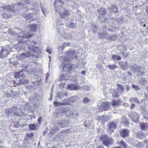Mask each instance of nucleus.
<instances>
[{
	"label": "nucleus",
	"instance_id": "40",
	"mask_svg": "<svg viewBox=\"0 0 148 148\" xmlns=\"http://www.w3.org/2000/svg\"><path fill=\"white\" fill-rule=\"evenodd\" d=\"M22 4H24L23 2L18 3L14 5V6L16 7V6H19L21 5Z\"/></svg>",
	"mask_w": 148,
	"mask_h": 148
},
{
	"label": "nucleus",
	"instance_id": "9",
	"mask_svg": "<svg viewBox=\"0 0 148 148\" xmlns=\"http://www.w3.org/2000/svg\"><path fill=\"white\" fill-rule=\"evenodd\" d=\"M113 139L112 138H108L106 139L103 141V143L105 146H108L111 145L113 143Z\"/></svg>",
	"mask_w": 148,
	"mask_h": 148
},
{
	"label": "nucleus",
	"instance_id": "49",
	"mask_svg": "<svg viewBox=\"0 0 148 148\" xmlns=\"http://www.w3.org/2000/svg\"><path fill=\"white\" fill-rule=\"evenodd\" d=\"M130 87L129 86H127V85H126V89L128 91L129 90H130Z\"/></svg>",
	"mask_w": 148,
	"mask_h": 148
},
{
	"label": "nucleus",
	"instance_id": "29",
	"mask_svg": "<svg viewBox=\"0 0 148 148\" xmlns=\"http://www.w3.org/2000/svg\"><path fill=\"white\" fill-rule=\"evenodd\" d=\"M130 101L132 103H137L138 102V101L136 98H132L130 99Z\"/></svg>",
	"mask_w": 148,
	"mask_h": 148
},
{
	"label": "nucleus",
	"instance_id": "59",
	"mask_svg": "<svg viewBox=\"0 0 148 148\" xmlns=\"http://www.w3.org/2000/svg\"><path fill=\"white\" fill-rule=\"evenodd\" d=\"M58 97L59 98H60V99H62V98L60 96V95H58Z\"/></svg>",
	"mask_w": 148,
	"mask_h": 148
},
{
	"label": "nucleus",
	"instance_id": "52",
	"mask_svg": "<svg viewBox=\"0 0 148 148\" xmlns=\"http://www.w3.org/2000/svg\"><path fill=\"white\" fill-rule=\"evenodd\" d=\"M97 148H104V147L102 146H99Z\"/></svg>",
	"mask_w": 148,
	"mask_h": 148
},
{
	"label": "nucleus",
	"instance_id": "56",
	"mask_svg": "<svg viewBox=\"0 0 148 148\" xmlns=\"http://www.w3.org/2000/svg\"><path fill=\"white\" fill-rule=\"evenodd\" d=\"M57 24L58 25H62V24H60L59 23H57Z\"/></svg>",
	"mask_w": 148,
	"mask_h": 148
},
{
	"label": "nucleus",
	"instance_id": "55",
	"mask_svg": "<svg viewBox=\"0 0 148 148\" xmlns=\"http://www.w3.org/2000/svg\"><path fill=\"white\" fill-rule=\"evenodd\" d=\"M13 108H14H14H10V109H9V111H11V110H13Z\"/></svg>",
	"mask_w": 148,
	"mask_h": 148
},
{
	"label": "nucleus",
	"instance_id": "33",
	"mask_svg": "<svg viewBox=\"0 0 148 148\" xmlns=\"http://www.w3.org/2000/svg\"><path fill=\"white\" fill-rule=\"evenodd\" d=\"M29 128L32 130H34L36 127L35 125L33 124H30L29 125Z\"/></svg>",
	"mask_w": 148,
	"mask_h": 148
},
{
	"label": "nucleus",
	"instance_id": "10",
	"mask_svg": "<svg viewBox=\"0 0 148 148\" xmlns=\"http://www.w3.org/2000/svg\"><path fill=\"white\" fill-rule=\"evenodd\" d=\"M116 125L114 122H112L110 123L108 130L110 133H112L114 130L116 128Z\"/></svg>",
	"mask_w": 148,
	"mask_h": 148
},
{
	"label": "nucleus",
	"instance_id": "51",
	"mask_svg": "<svg viewBox=\"0 0 148 148\" xmlns=\"http://www.w3.org/2000/svg\"><path fill=\"white\" fill-rule=\"evenodd\" d=\"M66 99H64L63 100V102L62 103H64V102H66ZM66 103V104H67V103Z\"/></svg>",
	"mask_w": 148,
	"mask_h": 148
},
{
	"label": "nucleus",
	"instance_id": "50",
	"mask_svg": "<svg viewBox=\"0 0 148 148\" xmlns=\"http://www.w3.org/2000/svg\"><path fill=\"white\" fill-rule=\"evenodd\" d=\"M81 73L83 75H85L86 73V72L85 71H83L81 72Z\"/></svg>",
	"mask_w": 148,
	"mask_h": 148
},
{
	"label": "nucleus",
	"instance_id": "21",
	"mask_svg": "<svg viewBox=\"0 0 148 148\" xmlns=\"http://www.w3.org/2000/svg\"><path fill=\"white\" fill-rule=\"evenodd\" d=\"M117 144L118 145H121L122 147H124V148H127V146L126 144H125L123 140L117 141Z\"/></svg>",
	"mask_w": 148,
	"mask_h": 148
},
{
	"label": "nucleus",
	"instance_id": "42",
	"mask_svg": "<svg viewBox=\"0 0 148 148\" xmlns=\"http://www.w3.org/2000/svg\"><path fill=\"white\" fill-rule=\"evenodd\" d=\"M97 27L96 26L94 27V28H92V30L94 33L97 32Z\"/></svg>",
	"mask_w": 148,
	"mask_h": 148
},
{
	"label": "nucleus",
	"instance_id": "35",
	"mask_svg": "<svg viewBox=\"0 0 148 148\" xmlns=\"http://www.w3.org/2000/svg\"><path fill=\"white\" fill-rule=\"evenodd\" d=\"M112 96L114 98H117L119 96V94L118 93L114 92L112 94Z\"/></svg>",
	"mask_w": 148,
	"mask_h": 148
},
{
	"label": "nucleus",
	"instance_id": "23",
	"mask_svg": "<svg viewBox=\"0 0 148 148\" xmlns=\"http://www.w3.org/2000/svg\"><path fill=\"white\" fill-rule=\"evenodd\" d=\"M112 105L116 107L119 106L120 103V102L119 101H116L113 100L111 102Z\"/></svg>",
	"mask_w": 148,
	"mask_h": 148
},
{
	"label": "nucleus",
	"instance_id": "20",
	"mask_svg": "<svg viewBox=\"0 0 148 148\" xmlns=\"http://www.w3.org/2000/svg\"><path fill=\"white\" fill-rule=\"evenodd\" d=\"M25 71V70H23V71L20 70L19 72H15L14 75V77L15 78H18L19 77H22V76L21 75V73L23 71Z\"/></svg>",
	"mask_w": 148,
	"mask_h": 148
},
{
	"label": "nucleus",
	"instance_id": "18",
	"mask_svg": "<svg viewBox=\"0 0 148 148\" xmlns=\"http://www.w3.org/2000/svg\"><path fill=\"white\" fill-rule=\"evenodd\" d=\"M98 12L99 14L103 16L105 15L106 13V11L104 8H102L98 10Z\"/></svg>",
	"mask_w": 148,
	"mask_h": 148
},
{
	"label": "nucleus",
	"instance_id": "37",
	"mask_svg": "<svg viewBox=\"0 0 148 148\" xmlns=\"http://www.w3.org/2000/svg\"><path fill=\"white\" fill-rule=\"evenodd\" d=\"M23 1H24V2L25 3H30L32 2V0H22Z\"/></svg>",
	"mask_w": 148,
	"mask_h": 148
},
{
	"label": "nucleus",
	"instance_id": "32",
	"mask_svg": "<svg viewBox=\"0 0 148 148\" xmlns=\"http://www.w3.org/2000/svg\"><path fill=\"white\" fill-rule=\"evenodd\" d=\"M108 68L110 70H113L116 68V66L115 65H109L108 66Z\"/></svg>",
	"mask_w": 148,
	"mask_h": 148
},
{
	"label": "nucleus",
	"instance_id": "54",
	"mask_svg": "<svg viewBox=\"0 0 148 148\" xmlns=\"http://www.w3.org/2000/svg\"><path fill=\"white\" fill-rule=\"evenodd\" d=\"M32 72V69H31V70H30L29 71V72L27 73H29V72Z\"/></svg>",
	"mask_w": 148,
	"mask_h": 148
},
{
	"label": "nucleus",
	"instance_id": "36",
	"mask_svg": "<svg viewBox=\"0 0 148 148\" xmlns=\"http://www.w3.org/2000/svg\"><path fill=\"white\" fill-rule=\"evenodd\" d=\"M141 81L143 84H145L147 83V80L144 78H142L141 79Z\"/></svg>",
	"mask_w": 148,
	"mask_h": 148
},
{
	"label": "nucleus",
	"instance_id": "60",
	"mask_svg": "<svg viewBox=\"0 0 148 148\" xmlns=\"http://www.w3.org/2000/svg\"><path fill=\"white\" fill-rule=\"evenodd\" d=\"M49 61H50V60H51V57L50 56H49Z\"/></svg>",
	"mask_w": 148,
	"mask_h": 148
},
{
	"label": "nucleus",
	"instance_id": "43",
	"mask_svg": "<svg viewBox=\"0 0 148 148\" xmlns=\"http://www.w3.org/2000/svg\"><path fill=\"white\" fill-rule=\"evenodd\" d=\"M132 87L133 88H135L136 89H137L138 88V86H136L134 84H133L132 85Z\"/></svg>",
	"mask_w": 148,
	"mask_h": 148
},
{
	"label": "nucleus",
	"instance_id": "13",
	"mask_svg": "<svg viewBox=\"0 0 148 148\" xmlns=\"http://www.w3.org/2000/svg\"><path fill=\"white\" fill-rule=\"evenodd\" d=\"M140 129L143 130H148V125L146 123H140Z\"/></svg>",
	"mask_w": 148,
	"mask_h": 148
},
{
	"label": "nucleus",
	"instance_id": "30",
	"mask_svg": "<svg viewBox=\"0 0 148 148\" xmlns=\"http://www.w3.org/2000/svg\"><path fill=\"white\" fill-rule=\"evenodd\" d=\"M66 103H60L59 102L57 101H55L53 103V104H54V106L56 107L58 106L59 105H66Z\"/></svg>",
	"mask_w": 148,
	"mask_h": 148
},
{
	"label": "nucleus",
	"instance_id": "14",
	"mask_svg": "<svg viewBox=\"0 0 148 148\" xmlns=\"http://www.w3.org/2000/svg\"><path fill=\"white\" fill-rule=\"evenodd\" d=\"M23 16L26 20H29L30 21H33L34 20V19H33L32 18L31 14L29 13L25 14L23 15Z\"/></svg>",
	"mask_w": 148,
	"mask_h": 148
},
{
	"label": "nucleus",
	"instance_id": "27",
	"mask_svg": "<svg viewBox=\"0 0 148 148\" xmlns=\"http://www.w3.org/2000/svg\"><path fill=\"white\" fill-rule=\"evenodd\" d=\"M31 36L32 35L30 34V33H27L24 34L22 36V37L27 39H29L31 37Z\"/></svg>",
	"mask_w": 148,
	"mask_h": 148
},
{
	"label": "nucleus",
	"instance_id": "26",
	"mask_svg": "<svg viewBox=\"0 0 148 148\" xmlns=\"http://www.w3.org/2000/svg\"><path fill=\"white\" fill-rule=\"evenodd\" d=\"M28 48L32 51L36 52L35 50L36 49H39L38 47H35L33 45H31L28 46Z\"/></svg>",
	"mask_w": 148,
	"mask_h": 148
},
{
	"label": "nucleus",
	"instance_id": "16",
	"mask_svg": "<svg viewBox=\"0 0 148 148\" xmlns=\"http://www.w3.org/2000/svg\"><path fill=\"white\" fill-rule=\"evenodd\" d=\"M28 27L31 31L34 32L37 28V26L36 24H33L29 26Z\"/></svg>",
	"mask_w": 148,
	"mask_h": 148
},
{
	"label": "nucleus",
	"instance_id": "64",
	"mask_svg": "<svg viewBox=\"0 0 148 148\" xmlns=\"http://www.w3.org/2000/svg\"><path fill=\"white\" fill-rule=\"evenodd\" d=\"M52 99V98H50V99H49V100H50V101H51V100Z\"/></svg>",
	"mask_w": 148,
	"mask_h": 148
},
{
	"label": "nucleus",
	"instance_id": "31",
	"mask_svg": "<svg viewBox=\"0 0 148 148\" xmlns=\"http://www.w3.org/2000/svg\"><path fill=\"white\" fill-rule=\"evenodd\" d=\"M108 136L104 135H102L100 136V140L101 141H102V140L104 141V140L106 139L107 138H108Z\"/></svg>",
	"mask_w": 148,
	"mask_h": 148
},
{
	"label": "nucleus",
	"instance_id": "46",
	"mask_svg": "<svg viewBox=\"0 0 148 148\" xmlns=\"http://www.w3.org/2000/svg\"><path fill=\"white\" fill-rule=\"evenodd\" d=\"M135 106V105L134 104L132 103L130 108H134Z\"/></svg>",
	"mask_w": 148,
	"mask_h": 148
},
{
	"label": "nucleus",
	"instance_id": "34",
	"mask_svg": "<svg viewBox=\"0 0 148 148\" xmlns=\"http://www.w3.org/2000/svg\"><path fill=\"white\" fill-rule=\"evenodd\" d=\"M66 26L71 28H72L75 27V25L73 23H71L70 25H66Z\"/></svg>",
	"mask_w": 148,
	"mask_h": 148
},
{
	"label": "nucleus",
	"instance_id": "19",
	"mask_svg": "<svg viewBox=\"0 0 148 148\" xmlns=\"http://www.w3.org/2000/svg\"><path fill=\"white\" fill-rule=\"evenodd\" d=\"M30 54L29 53H23L20 55V58L21 59H25L26 57L30 56Z\"/></svg>",
	"mask_w": 148,
	"mask_h": 148
},
{
	"label": "nucleus",
	"instance_id": "2",
	"mask_svg": "<svg viewBox=\"0 0 148 148\" xmlns=\"http://www.w3.org/2000/svg\"><path fill=\"white\" fill-rule=\"evenodd\" d=\"M57 2H59L61 4L63 3V2L62 0H56L55 1L54 4L56 11L60 14L61 17L67 20L69 18L70 15L69 11L64 9L61 6L57 7L56 6V3Z\"/></svg>",
	"mask_w": 148,
	"mask_h": 148
},
{
	"label": "nucleus",
	"instance_id": "38",
	"mask_svg": "<svg viewBox=\"0 0 148 148\" xmlns=\"http://www.w3.org/2000/svg\"><path fill=\"white\" fill-rule=\"evenodd\" d=\"M143 141L144 143L147 145L146 148H148V140H144Z\"/></svg>",
	"mask_w": 148,
	"mask_h": 148
},
{
	"label": "nucleus",
	"instance_id": "57",
	"mask_svg": "<svg viewBox=\"0 0 148 148\" xmlns=\"http://www.w3.org/2000/svg\"><path fill=\"white\" fill-rule=\"evenodd\" d=\"M33 43L34 44H36V42L35 41H33Z\"/></svg>",
	"mask_w": 148,
	"mask_h": 148
},
{
	"label": "nucleus",
	"instance_id": "22",
	"mask_svg": "<svg viewBox=\"0 0 148 148\" xmlns=\"http://www.w3.org/2000/svg\"><path fill=\"white\" fill-rule=\"evenodd\" d=\"M70 45V43H64L61 46L59 47V50H61L62 51L63 49H64L66 46L69 45Z\"/></svg>",
	"mask_w": 148,
	"mask_h": 148
},
{
	"label": "nucleus",
	"instance_id": "61",
	"mask_svg": "<svg viewBox=\"0 0 148 148\" xmlns=\"http://www.w3.org/2000/svg\"><path fill=\"white\" fill-rule=\"evenodd\" d=\"M31 116L33 118H35V117H34V116H33L31 115Z\"/></svg>",
	"mask_w": 148,
	"mask_h": 148
},
{
	"label": "nucleus",
	"instance_id": "17",
	"mask_svg": "<svg viewBox=\"0 0 148 148\" xmlns=\"http://www.w3.org/2000/svg\"><path fill=\"white\" fill-rule=\"evenodd\" d=\"M108 9L111 12H116L117 10L115 5H113L111 7H109Z\"/></svg>",
	"mask_w": 148,
	"mask_h": 148
},
{
	"label": "nucleus",
	"instance_id": "44",
	"mask_svg": "<svg viewBox=\"0 0 148 148\" xmlns=\"http://www.w3.org/2000/svg\"><path fill=\"white\" fill-rule=\"evenodd\" d=\"M58 125L60 127H64L63 125V123L62 122H60L58 123Z\"/></svg>",
	"mask_w": 148,
	"mask_h": 148
},
{
	"label": "nucleus",
	"instance_id": "3",
	"mask_svg": "<svg viewBox=\"0 0 148 148\" xmlns=\"http://www.w3.org/2000/svg\"><path fill=\"white\" fill-rule=\"evenodd\" d=\"M99 37L101 38H106V39H108L112 40H114L116 39V35H110L109 36H108L106 34V31L105 32H104L102 34H99Z\"/></svg>",
	"mask_w": 148,
	"mask_h": 148
},
{
	"label": "nucleus",
	"instance_id": "7",
	"mask_svg": "<svg viewBox=\"0 0 148 148\" xmlns=\"http://www.w3.org/2000/svg\"><path fill=\"white\" fill-rule=\"evenodd\" d=\"M132 121L135 123L138 122L139 120V115L134 112H131Z\"/></svg>",
	"mask_w": 148,
	"mask_h": 148
},
{
	"label": "nucleus",
	"instance_id": "39",
	"mask_svg": "<svg viewBox=\"0 0 148 148\" xmlns=\"http://www.w3.org/2000/svg\"><path fill=\"white\" fill-rule=\"evenodd\" d=\"M46 51L48 52L49 53V54H51L52 53V51H51V50L49 48H48L47 50H46Z\"/></svg>",
	"mask_w": 148,
	"mask_h": 148
},
{
	"label": "nucleus",
	"instance_id": "41",
	"mask_svg": "<svg viewBox=\"0 0 148 148\" xmlns=\"http://www.w3.org/2000/svg\"><path fill=\"white\" fill-rule=\"evenodd\" d=\"M83 101L84 103H87L89 102V99L86 98H84Z\"/></svg>",
	"mask_w": 148,
	"mask_h": 148
},
{
	"label": "nucleus",
	"instance_id": "62",
	"mask_svg": "<svg viewBox=\"0 0 148 148\" xmlns=\"http://www.w3.org/2000/svg\"><path fill=\"white\" fill-rule=\"evenodd\" d=\"M52 94H51V95H50V98H52Z\"/></svg>",
	"mask_w": 148,
	"mask_h": 148
},
{
	"label": "nucleus",
	"instance_id": "53",
	"mask_svg": "<svg viewBox=\"0 0 148 148\" xmlns=\"http://www.w3.org/2000/svg\"><path fill=\"white\" fill-rule=\"evenodd\" d=\"M49 76V75H48V74H47V75L46 77V79H48V78Z\"/></svg>",
	"mask_w": 148,
	"mask_h": 148
},
{
	"label": "nucleus",
	"instance_id": "8",
	"mask_svg": "<svg viewBox=\"0 0 148 148\" xmlns=\"http://www.w3.org/2000/svg\"><path fill=\"white\" fill-rule=\"evenodd\" d=\"M121 136L125 138L128 136L129 134V130L127 129H121L120 131Z\"/></svg>",
	"mask_w": 148,
	"mask_h": 148
},
{
	"label": "nucleus",
	"instance_id": "58",
	"mask_svg": "<svg viewBox=\"0 0 148 148\" xmlns=\"http://www.w3.org/2000/svg\"><path fill=\"white\" fill-rule=\"evenodd\" d=\"M102 28L103 29H106V28L104 26H103V27H102Z\"/></svg>",
	"mask_w": 148,
	"mask_h": 148
},
{
	"label": "nucleus",
	"instance_id": "25",
	"mask_svg": "<svg viewBox=\"0 0 148 148\" xmlns=\"http://www.w3.org/2000/svg\"><path fill=\"white\" fill-rule=\"evenodd\" d=\"M116 85L118 87V89L120 90L121 92H123L124 90V88L123 86L119 84H117Z\"/></svg>",
	"mask_w": 148,
	"mask_h": 148
},
{
	"label": "nucleus",
	"instance_id": "1",
	"mask_svg": "<svg viewBox=\"0 0 148 148\" xmlns=\"http://www.w3.org/2000/svg\"><path fill=\"white\" fill-rule=\"evenodd\" d=\"M76 52H75L73 50H69L66 52V56L67 58H64V62H62V66L63 70H65L66 68H68L69 70L71 69V67L69 64L68 61L72 60L77 56L76 53Z\"/></svg>",
	"mask_w": 148,
	"mask_h": 148
},
{
	"label": "nucleus",
	"instance_id": "6",
	"mask_svg": "<svg viewBox=\"0 0 148 148\" xmlns=\"http://www.w3.org/2000/svg\"><path fill=\"white\" fill-rule=\"evenodd\" d=\"M68 88L70 90H74L80 89L81 87L78 85L71 84L68 85Z\"/></svg>",
	"mask_w": 148,
	"mask_h": 148
},
{
	"label": "nucleus",
	"instance_id": "4",
	"mask_svg": "<svg viewBox=\"0 0 148 148\" xmlns=\"http://www.w3.org/2000/svg\"><path fill=\"white\" fill-rule=\"evenodd\" d=\"M110 106V103L108 102H102L99 108L101 110H109Z\"/></svg>",
	"mask_w": 148,
	"mask_h": 148
},
{
	"label": "nucleus",
	"instance_id": "28",
	"mask_svg": "<svg viewBox=\"0 0 148 148\" xmlns=\"http://www.w3.org/2000/svg\"><path fill=\"white\" fill-rule=\"evenodd\" d=\"M112 58L113 60H119L121 59V58L120 56L116 55L112 56Z\"/></svg>",
	"mask_w": 148,
	"mask_h": 148
},
{
	"label": "nucleus",
	"instance_id": "15",
	"mask_svg": "<svg viewBox=\"0 0 148 148\" xmlns=\"http://www.w3.org/2000/svg\"><path fill=\"white\" fill-rule=\"evenodd\" d=\"M121 123L125 126H126L129 124V122L127 119L124 117L121 119Z\"/></svg>",
	"mask_w": 148,
	"mask_h": 148
},
{
	"label": "nucleus",
	"instance_id": "5",
	"mask_svg": "<svg viewBox=\"0 0 148 148\" xmlns=\"http://www.w3.org/2000/svg\"><path fill=\"white\" fill-rule=\"evenodd\" d=\"M145 133L141 131H139L135 133L134 134V136L138 139H142L145 137L146 135Z\"/></svg>",
	"mask_w": 148,
	"mask_h": 148
},
{
	"label": "nucleus",
	"instance_id": "47",
	"mask_svg": "<svg viewBox=\"0 0 148 148\" xmlns=\"http://www.w3.org/2000/svg\"><path fill=\"white\" fill-rule=\"evenodd\" d=\"M41 120H42V118L41 117H39L38 120V123H40L41 122Z\"/></svg>",
	"mask_w": 148,
	"mask_h": 148
},
{
	"label": "nucleus",
	"instance_id": "24",
	"mask_svg": "<svg viewBox=\"0 0 148 148\" xmlns=\"http://www.w3.org/2000/svg\"><path fill=\"white\" fill-rule=\"evenodd\" d=\"M14 8V7L13 5H7L4 7V8L6 10L11 11H12L13 9Z\"/></svg>",
	"mask_w": 148,
	"mask_h": 148
},
{
	"label": "nucleus",
	"instance_id": "63",
	"mask_svg": "<svg viewBox=\"0 0 148 148\" xmlns=\"http://www.w3.org/2000/svg\"><path fill=\"white\" fill-rule=\"evenodd\" d=\"M57 147L56 146H54V147H53L54 148H57Z\"/></svg>",
	"mask_w": 148,
	"mask_h": 148
},
{
	"label": "nucleus",
	"instance_id": "48",
	"mask_svg": "<svg viewBox=\"0 0 148 148\" xmlns=\"http://www.w3.org/2000/svg\"><path fill=\"white\" fill-rule=\"evenodd\" d=\"M3 17H9V15L8 14H3Z\"/></svg>",
	"mask_w": 148,
	"mask_h": 148
},
{
	"label": "nucleus",
	"instance_id": "12",
	"mask_svg": "<svg viewBox=\"0 0 148 148\" xmlns=\"http://www.w3.org/2000/svg\"><path fill=\"white\" fill-rule=\"evenodd\" d=\"M9 51L6 49H2L1 52H0V55L1 57H6L9 54Z\"/></svg>",
	"mask_w": 148,
	"mask_h": 148
},
{
	"label": "nucleus",
	"instance_id": "45",
	"mask_svg": "<svg viewBox=\"0 0 148 148\" xmlns=\"http://www.w3.org/2000/svg\"><path fill=\"white\" fill-rule=\"evenodd\" d=\"M19 81H20V84H25V83H27V81H26V82H24V81H23L22 80H21V79H20L19 80Z\"/></svg>",
	"mask_w": 148,
	"mask_h": 148
},
{
	"label": "nucleus",
	"instance_id": "11",
	"mask_svg": "<svg viewBox=\"0 0 148 148\" xmlns=\"http://www.w3.org/2000/svg\"><path fill=\"white\" fill-rule=\"evenodd\" d=\"M97 118L100 121H101L103 123L106 122L109 120L108 116H107L103 115L102 116H99Z\"/></svg>",
	"mask_w": 148,
	"mask_h": 148
}]
</instances>
